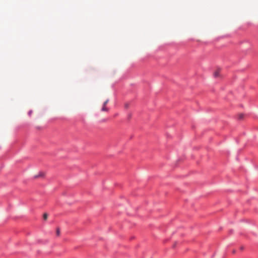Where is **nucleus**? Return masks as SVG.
<instances>
[{
	"mask_svg": "<svg viewBox=\"0 0 258 258\" xmlns=\"http://www.w3.org/2000/svg\"><path fill=\"white\" fill-rule=\"evenodd\" d=\"M219 76V71L217 70L215 71L214 73V76L215 78H217Z\"/></svg>",
	"mask_w": 258,
	"mask_h": 258,
	"instance_id": "1",
	"label": "nucleus"
},
{
	"mask_svg": "<svg viewBox=\"0 0 258 258\" xmlns=\"http://www.w3.org/2000/svg\"><path fill=\"white\" fill-rule=\"evenodd\" d=\"M32 113V110H30L28 112V114L29 116H31V114Z\"/></svg>",
	"mask_w": 258,
	"mask_h": 258,
	"instance_id": "6",
	"label": "nucleus"
},
{
	"mask_svg": "<svg viewBox=\"0 0 258 258\" xmlns=\"http://www.w3.org/2000/svg\"><path fill=\"white\" fill-rule=\"evenodd\" d=\"M47 214L46 213H44L43 216V219L45 220H46L47 218Z\"/></svg>",
	"mask_w": 258,
	"mask_h": 258,
	"instance_id": "4",
	"label": "nucleus"
},
{
	"mask_svg": "<svg viewBox=\"0 0 258 258\" xmlns=\"http://www.w3.org/2000/svg\"><path fill=\"white\" fill-rule=\"evenodd\" d=\"M43 175V174L42 172H40L39 173V174L37 175H35L34 177L35 178H38L39 177H41V176H42Z\"/></svg>",
	"mask_w": 258,
	"mask_h": 258,
	"instance_id": "3",
	"label": "nucleus"
},
{
	"mask_svg": "<svg viewBox=\"0 0 258 258\" xmlns=\"http://www.w3.org/2000/svg\"><path fill=\"white\" fill-rule=\"evenodd\" d=\"M243 117V114H240L239 115V119H241Z\"/></svg>",
	"mask_w": 258,
	"mask_h": 258,
	"instance_id": "7",
	"label": "nucleus"
},
{
	"mask_svg": "<svg viewBox=\"0 0 258 258\" xmlns=\"http://www.w3.org/2000/svg\"><path fill=\"white\" fill-rule=\"evenodd\" d=\"M108 109L106 107V106H104L103 104V106L101 108V111H108Z\"/></svg>",
	"mask_w": 258,
	"mask_h": 258,
	"instance_id": "2",
	"label": "nucleus"
},
{
	"mask_svg": "<svg viewBox=\"0 0 258 258\" xmlns=\"http://www.w3.org/2000/svg\"><path fill=\"white\" fill-rule=\"evenodd\" d=\"M60 234V230L59 229V228H57L56 229V235L57 236H59Z\"/></svg>",
	"mask_w": 258,
	"mask_h": 258,
	"instance_id": "5",
	"label": "nucleus"
},
{
	"mask_svg": "<svg viewBox=\"0 0 258 258\" xmlns=\"http://www.w3.org/2000/svg\"><path fill=\"white\" fill-rule=\"evenodd\" d=\"M243 248H244L243 246H241V247H240V249H241V250H243Z\"/></svg>",
	"mask_w": 258,
	"mask_h": 258,
	"instance_id": "10",
	"label": "nucleus"
},
{
	"mask_svg": "<svg viewBox=\"0 0 258 258\" xmlns=\"http://www.w3.org/2000/svg\"><path fill=\"white\" fill-rule=\"evenodd\" d=\"M125 107L126 108H127L128 107V105L127 104H126L125 105Z\"/></svg>",
	"mask_w": 258,
	"mask_h": 258,
	"instance_id": "9",
	"label": "nucleus"
},
{
	"mask_svg": "<svg viewBox=\"0 0 258 258\" xmlns=\"http://www.w3.org/2000/svg\"><path fill=\"white\" fill-rule=\"evenodd\" d=\"M108 102V100H106V101L104 102V103H103L104 106H106V104H107Z\"/></svg>",
	"mask_w": 258,
	"mask_h": 258,
	"instance_id": "8",
	"label": "nucleus"
},
{
	"mask_svg": "<svg viewBox=\"0 0 258 258\" xmlns=\"http://www.w3.org/2000/svg\"><path fill=\"white\" fill-rule=\"evenodd\" d=\"M235 252H236V250H233V251H232L233 253H235Z\"/></svg>",
	"mask_w": 258,
	"mask_h": 258,
	"instance_id": "11",
	"label": "nucleus"
}]
</instances>
